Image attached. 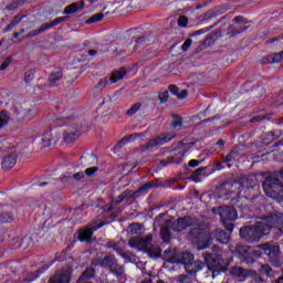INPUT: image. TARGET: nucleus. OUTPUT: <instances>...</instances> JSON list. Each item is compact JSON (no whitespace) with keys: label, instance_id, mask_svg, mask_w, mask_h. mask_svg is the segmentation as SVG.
<instances>
[{"label":"nucleus","instance_id":"obj_1","mask_svg":"<svg viewBox=\"0 0 283 283\" xmlns=\"http://www.w3.org/2000/svg\"><path fill=\"white\" fill-rule=\"evenodd\" d=\"M188 227H195L189 231V235L195 240L197 248L201 251L209 249V245L213 242V238L207 228H202L198 224V220L191 217H184L175 220L174 222L170 221V229H172V231H185Z\"/></svg>","mask_w":283,"mask_h":283},{"label":"nucleus","instance_id":"obj_2","mask_svg":"<svg viewBox=\"0 0 283 283\" xmlns=\"http://www.w3.org/2000/svg\"><path fill=\"white\" fill-rule=\"evenodd\" d=\"M154 241V235L148 234L146 237H133L128 240L129 247L133 249H138V251H145L148 253L149 258H160L163 251L158 245H151Z\"/></svg>","mask_w":283,"mask_h":283},{"label":"nucleus","instance_id":"obj_3","mask_svg":"<svg viewBox=\"0 0 283 283\" xmlns=\"http://www.w3.org/2000/svg\"><path fill=\"white\" fill-rule=\"evenodd\" d=\"M268 233L269 226L263 221L240 229V237L242 240H245V242H260V238H262V235H268Z\"/></svg>","mask_w":283,"mask_h":283},{"label":"nucleus","instance_id":"obj_4","mask_svg":"<svg viewBox=\"0 0 283 283\" xmlns=\"http://www.w3.org/2000/svg\"><path fill=\"white\" fill-rule=\"evenodd\" d=\"M263 191L268 198H272L277 202H283V186L282 181L275 175L266 176L263 181Z\"/></svg>","mask_w":283,"mask_h":283},{"label":"nucleus","instance_id":"obj_5","mask_svg":"<svg viewBox=\"0 0 283 283\" xmlns=\"http://www.w3.org/2000/svg\"><path fill=\"white\" fill-rule=\"evenodd\" d=\"M205 262L207 266V277H218L219 273L227 271L222 255L205 254Z\"/></svg>","mask_w":283,"mask_h":283},{"label":"nucleus","instance_id":"obj_6","mask_svg":"<svg viewBox=\"0 0 283 283\" xmlns=\"http://www.w3.org/2000/svg\"><path fill=\"white\" fill-rule=\"evenodd\" d=\"M214 216H220L221 222L230 233L233 231V222L238 220V211L233 207H217L211 209Z\"/></svg>","mask_w":283,"mask_h":283},{"label":"nucleus","instance_id":"obj_7","mask_svg":"<svg viewBox=\"0 0 283 283\" xmlns=\"http://www.w3.org/2000/svg\"><path fill=\"white\" fill-rule=\"evenodd\" d=\"M235 187H239V189H243V191H249V189H260V186H258V179L255 177H249L242 179L241 184L226 181L219 187V191L221 193H224V191L233 193V191H235Z\"/></svg>","mask_w":283,"mask_h":283},{"label":"nucleus","instance_id":"obj_8","mask_svg":"<svg viewBox=\"0 0 283 283\" xmlns=\"http://www.w3.org/2000/svg\"><path fill=\"white\" fill-rule=\"evenodd\" d=\"M92 266H108L111 273H114L116 277H125V266L118 264L114 256L106 255L104 259H95L92 262Z\"/></svg>","mask_w":283,"mask_h":283},{"label":"nucleus","instance_id":"obj_9","mask_svg":"<svg viewBox=\"0 0 283 283\" xmlns=\"http://www.w3.org/2000/svg\"><path fill=\"white\" fill-rule=\"evenodd\" d=\"M164 255L167 262H170V264L177 262V264H185V268L189 266V264H191L193 261V254L189 252L179 253L177 250H166Z\"/></svg>","mask_w":283,"mask_h":283},{"label":"nucleus","instance_id":"obj_10","mask_svg":"<svg viewBox=\"0 0 283 283\" xmlns=\"http://www.w3.org/2000/svg\"><path fill=\"white\" fill-rule=\"evenodd\" d=\"M258 249H261L269 255L270 262L275 264V266H282V259H280V245L277 243L266 242L258 245Z\"/></svg>","mask_w":283,"mask_h":283},{"label":"nucleus","instance_id":"obj_11","mask_svg":"<svg viewBox=\"0 0 283 283\" xmlns=\"http://www.w3.org/2000/svg\"><path fill=\"white\" fill-rule=\"evenodd\" d=\"M174 138H176V134L174 133H164L160 134L158 136H156L155 138L148 140V143L146 145H144L142 147V149H154V147H160V145H166V143H171V140H174Z\"/></svg>","mask_w":283,"mask_h":283},{"label":"nucleus","instance_id":"obj_12","mask_svg":"<svg viewBox=\"0 0 283 283\" xmlns=\"http://www.w3.org/2000/svg\"><path fill=\"white\" fill-rule=\"evenodd\" d=\"M262 222H265V227H269V231L275 227V229H283V212L275 211L272 214L262 218Z\"/></svg>","mask_w":283,"mask_h":283},{"label":"nucleus","instance_id":"obj_13","mask_svg":"<svg viewBox=\"0 0 283 283\" xmlns=\"http://www.w3.org/2000/svg\"><path fill=\"white\" fill-rule=\"evenodd\" d=\"M72 279V266L66 265L61 270H57L53 277L50 279L49 283H70Z\"/></svg>","mask_w":283,"mask_h":283},{"label":"nucleus","instance_id":"obj_14","mask_svg":"<svg viewBox=\"0 0 283 283\" xmlns=\"http://www.w3.org/2000/svg\"><path fill=\"white\" fill-rule=\"evenodd\" d=\"M63 21H67V17L55 18L53 21L49 23L42 24L39 29L29 32L28 36H36V34H42L45 30H50V28H54V25H59V23H63Z\"/></svg>","mask_w":283,"mask_h":283},{"label":"nucleus","instance_id":"obj_15","mask_svg":"<svg viewBox=\"0 0 283 283\" xmlns=\"http://www.w3.org/2000/svg\"><path fill=\"white\" fill-rule=\"evenodd\" d=\"M249 249L250 248L247 245H238L235 252L238 253L241 262H244L245 264H253L254 260L253 256H251V253H249Z\"/></svg>","mask_w":283,"mask_h":283},{"label":"nucleus","instance_id":"obj_16","mask_svg":"<svg viewBox=\"0 0 283 283\" xmlns=\"http://www.w3.org/2000/svg\"><path fill=\"white\" fill-rule=\"evenodd\" d=\"M229 273L230 275H232V277H238L239 280H247L249 275H253V271L247 270L241 266H232Z\"/></svg>","mask_w":283,"mask_h":283},{"label":"nucleus","instance_id":"obj_17","mask_svg":"<svg viewBox=\"0 0 283 283\" xmlns=\"http://www.w3.org/2000/svg\"><path fill=\"white\" fill-rule=\"evenodd\" d=\"M85 8V1L81 0L78 2L71 3L64 9V14H74V12H78V10H83Z\"/></svg>","mask_w":283,"mask_h":283},{"label":"nucleus","instance_id":"obj_18","mask_svg":"<svg viewBox=\"0 0 283 283\" xmlns=\"http://www.w3.org/2000/svg\"><path fill=\"white\" fill-rule=\"evenodd\" d=\"M214 238L217 242H220L221 244H229V241L231 240V234L224 232V230L217 229L214 231Z\"/></svg>","mask_w":283,"mask_h":283},{"label":"nucleus","instance_id":"obj_19","mask_svg":"<svg viewBox=\"0 0 283 283\" xmlns=\"http://www.w3.org/2000/svg\"><path fill=\"white\" fill-rule=\"evenodd\" d=\"M64 142L65 143H74V140H78V138H81V132L75 129V130H72V129H69V130H65L64 134Z\"/></svg>","mask_w":283,"mask_h":283},{"label":"nucleus","instance_id":"obj_20","mask_svg":"<svg viewBox=\"0 0 283 283\" xmlns=\"http://www.w3.org/2000/svg\"><path fill=\"white\" fill-rule=\"evenodd\" d=\"M238 195L243 196V198H247V200L253 201L255 198H258V196H260V189H249L248 191L244 189H239Z\"/></svg>","mask_w":283,"mask_h":283},{"label":"nucleus","instance_id":"obj_21","mask_svg":"<svg viewBox=\"0 0 283 283\" xmlns=\"http://www.w3.org/2000/svg\"><path fill=\"white\" fill-rule=\"evenodd\" d=\"M169 227H171V220H167L166 224L160 228V235L164 242H169L171 240V231H169Z\"/></svg>","mask_w":283,"mask_h":283},{"label":"nucleus","instance_id":"obj_22","mask_svg":"<svg viewBox=\"0 0 283 283\" xmlns=\"http://www.w3.org/2000/svg\"><path fill=\"white\" fill-rule=\"evenodd\" d=\"M202 266H205V263H202L201 261H192L185 268V270L190 275H193V273H198V271H201Z\"/></svg>","mask_w":283,"mask_h":283},{"label":"nucleus","instance_id":"obj_23","mask_svg":"<svg viewBox=\"0 0 283 283\" xmlns=\"http://www.w3.org/2000/svg\"><path fill=\"white\" fill-rule=\"evenodd\" d=\"M169 92H171V94H174V96H177V98H179V101H182V98H187V96H189V91L187 90H181L178 88V86L176 85H170L169 86Z\"/></svg>","mask_w":283,"mask_h":283},{"label":"nucleus","instance_id":"obj_24","mask_svg":"<svg viewBox=\"0 0 283 283\" xmlns=\"http://www.w3.org/2000/svg\"><path fill=\"white\" fill-rule=\"evenodd\" d=\"M17 165V155H8L2 160V169H12Z\"/></svg>","mask_w":283,"mask_h":283},{"label":"nucleus","instance_id":"obj_25","mask_svg":"<svg viewBox=\"0 0 283 283\" xmlns=\"http://www.w3.org/2000/svg\"><path fill=\"white\" fill-rule=\"evenodd\" d=\"M127 76V70L119 69L117 71H113L111 74V83H118V81L123 80V77Z\"/></svg>","mask_w":283,"mask_h":283},{"label":"nucleus","instance_id":"obj_26","mask_svg":"<svg viewBox=\"0 0 283 283\" xmlns=\"http://www.w3.org/2000/svg\"><path fill=\"white\" fill-rule=\"evenodd\" d=\"M151 187H154V184L148 182L144 186H142L139 189H137L136 191H132L130 190V196L133 200H136V198H140V196H143V193H145L148 189H151Z\"/></svg>","mask_w":283,"mask_h":283},{"label":"nucleus","instance_id":"obj_27","mask_svg":"<svg viewBox=\"0 0 283 283\" xmlns=\"http://www.w3.org/2000/svg\"><path fill=\"white\" fill-rule=\"evenodd\" d=\"M54 137L52 136V132H46L42 136V145L43 147H52L54 145Z\"/></svg>","mask_w":283,"mask_h":283},{"label":"nucleus","instance_id":"obj_28","mask_svg":"<svg viewBox=\"0 0 283 283\" xmlns=\"http://www.w3.org/2000/svg\"><path fill=\"white\" fill-rule=\"evenodd\" d=\"M92 235H94V232L88 228L80 232L78 240H81V242H90V240H92Z\"/></svg>","mask_w":283,"mask_h":283},{"label":"nucleus","instance_id":"obj_29","mask_svg":"<svg viewBox=\"0 0 283 283\" xmlns=\"http://www.w3.org/2000/svg\"><path fill=\"white\" fill-rule=\"evenodd\" d=\"M61 78H63V71L61 69L51 73L49 76V81L52 85H56V81H61Z\"/></svg>","mask_w":283,"mask_h":283},{"label":"nucleus","instance_id":"obj_30","mask_svg":"<svg viewBox=\"0 0 283 283\" xmlns=\"http://www.w3.org/2000/svg\"><path fill=\"white\" fill-rule=\"evenodd\" d=\"M259 273L261 275H265L266 277H271V275H273V268H271L269 264H261Z\"/></svg>","mask_w":283,"mask_h":283},{"label":"nucleus","instance_id":"obj_31","mask_svg":"<svg viewBox=\"0 0 283 283\" xmlns=\"http://www.w3.org/2000/svg\"><path fill=\"white\" fill-rule=\"evenodd\" d=\"M222 36V31H214L210 33V35L203 41V45H211V41H216V39H220Z\"/></svg>","mask_w":283,"mask_h":283},{"label":"nucleus","instance_id":"obj_32","mask_svg":"<svg viewBox=\"0 0 283 283\" xmlns=\"http://www.w3.org/2000/svg\"><path fill=\"white\" fill-rule=\"evenodd\" d=\"M123 244H125V241H118L117 243L114 241H109L106 243L107 249H114L116 253H120V250L123 249Z\"/></svg>","mask_w":283,"mask_h":283},{"label":"nucleus","instance_id":"obj_33","mask_svg":"<svg viewBox=\"0 0 283 283\" xmlns=\"http://www.w3.org/2000/svg\"><path fill=\"white\" fill-rule=\"evenodd\" d=\"M283 51L266 57V63H282Z\"/></svg>","mask_w":283,"mask_h":283},{"label":"nucleus","instance_id":"obj_34","mask_svg":"<svg viewBox=\"0 0 283 283\" xmlns=\"http://www.w3.org/2000/svg\"><path fill=\"white\" fill-rule=\"evenodd\" d=\"M137 136H138V134L128 135V136L124 137L122 140H119L115 145V149H123V147H125V145L128 143V140H132V138H137Z\"/></svg>","mask_w":283,"mask_h":283},{"label":"nucleus","instance_id":"obj_35","mask_svg":"<svg viewBox=\"0 0 283 283\" xmlns=\"http://www.w3.org/2000/svg\"><path fill=\"white\" fill-rule=\"evenodd\" d=\"M23 3H25V0H13L11 3L7 6V10H9V12H12V10H17V8H21Z\"/></svg>","mask_w":283,"mask_h":283},{"label":"nucleus","instance_id":"obj_36","mask_svg":"<svg viewBox=\"0 0 283 283\" xmlns=\"http://www.w3.org/2000/svg\"><path fill=\"white\" fill-rule=\"evenodd\" d=\"M107 85H112V80L111 77H103L102 80H99V82L95 85L96 90H105V87H107Z\"/></svg>","mask_w":283,"mask_h":283},{"label":"nucleus","instance_id":"obj_37","mask_svg":"<svg viewBox=\"0 0 283 283\" xmlns=\"http://www.w3.org/2000/svg\"><path fill=\"white\" fill-rule=\"evenodd\" d=\"M142 230H143V226L140 223H133L129 226V231L132 235H140Z\"/></svg>","mask_w":283,"mask_h":283},{"label":"nucleus","instance_id":"obj_38","mask_svg":"<svg viewBox=\"0 0 283 283\" xmlns=\"http://www.w3.org/2000/svg\"><path fill=\"white\" fill-rule=\"evenodd\" d=\"M94 277V269H86L82 275L80 276V280H92Z\"/></svg>","mask_w":283,"mask_h":283},{"label":"nucleus","instance_id":"obj_39","mask_svg":"<svg viewBox=\"0 0 283 283\" xmlns=\"http://www.w3.org/2000/svg\"><path fill=\"white\" fill-rule=\"evenodd\" d=\"M14 220V216L11 212H2L0 214V222H12Z\"/></svg>","mask_w":283,"mask_h":283},{"label":"nucleus","instance_id":"obj_40","mask_svg":"<svg viewBox=\"0 0 283 283\" xmlns=\"http://www.w3.org/2000/svg\"><path fill=\"white\" fill-rule=\"evenodd\" d=\"M140 107H143V104L140 102L135 103L128 111H126V115L134 116V114H136V112H138Z\"/></svg>","mask_w":283,"mask_h":283},{"label":"nucleus","instance_id":"obj_41","mask_svg":"<svg viewBox=\"0 0 283 283\" xmlns=\"http://www.w3.org/2000/svg\"><path fill=\"white\" fill-rule=\"evenodd\" d=\"M118 255H120V258H123L127 262H132V260H134L135 258V255L132 252H125L124 249H122L120 252H118Z\"/></svg>","mask_w":283,"mask_h":283},{"label":"nucleus","instance_id":"obj_42","mask_svg":"<svg viewBox=\"0 0 283 283\" xmlns=\"http://www.w3.org/2000/svg\"><path fill=\"white\" fill-rule=\"evenodd\" d=\"M223 158V163H233L238 158V151L231 150L229 155Z\"/></svg>","mask_w":283,"mask_h":283},{"label":"nucleus","instance_id":"obj_43","mask_svg":"<svg viewBox=\"0 0 283 283\" xmlns=\"http://www.w3.org/2000/svg\"><path fill=\"white\" fill-rule=\"evenodd\" d=\"M59 180L62 182V185H74L72 181V174L63 175L59 178Z\"/></svg>","mask_w":283,"mask_h":283},{"label":"nucleus","instance_id":"obj_44","mask_svg":"<svg viewBox=\"0 0 283 283\" xmlns=\"http://www.w3.org/2000/svg\"><path fill=\"white\" fill-rule=\"evenodd\" d=\"M34 74H36V71L34 70L27 71L24 74L25 83H32V81H34Z\"/></svg>","mask_w":283,"mask_h":283},{"label":"nucleus","instance_id":"obj_45","mask_svg":"<svg viewBox=\"0 0 283 283\" xmlns=\"http://www.w3.org/2000/svg\"><path fill=\"white\" fill-rule=\"evenodd\" d=\"M124 200L125 199L123 197V193H120L117 199L112 200L111 207L108 208V211H112V209H116V206L120 205V202H123Z\"/></svg>","mask_w":283,"mask_h":283},{"label":"nucleus","instance_id":"obj_46","mask_svg":"<svg viewBox=\"0 0 283 283\" xmlns=\"http://www.w3.org/2000/svg\"><path fill=\"white\" fill-rule=\"evenodd\" d=\"M242 32H247V27H244L242 30H237L233 25L229 27L230 36H235V34H241Z\"/></svg>","mask_w":283,"mask_h":283},{"label":"nucleus","instance_id":"obj_47","mask_svg":"<svg viewBox=\"0 0 283 283\" xmlns=\"http://www.w3.org/2000/svg\"><path fill=\"white\" fill-rule=\"evenodd\" d=\"M171 126L174 127V129H176V127H181L182 118H180V116H178V115H174Z\"/></svg>","mask_w":283,"mask_h":283},{"label":"nucleus","instance_id":"obj_48","mask_svg":"<svg viewBox=\"0 0 283 283\" xmlns=\"http://www.w3.org/2000/svg\"><path fill=\"white\" fill-rule=\"evenodd\" d=\"M177 23L179 28H187V24L189 23V18H187V15H180L177 20Z\"/></svg>","mask_w":283,"mask_h":283},{"label":"nucleus","instance_id":"obj_49","mask_svg":"<svg viewBox=\"0 0 283 283\" xmlns=\"http://www.w3.org/2000/svg\"><path fill=\"white\" fill-rule=\"evenodd\" d=\"M105 15L103 14V13H96V14H94L91 19H88L87 21H86V23H96V22H98V21H103V18H104Z\"/></svg>","mask_w":283,"mask_h":283},{"label":"nucleus","instance_id":"obj_50","mask_svg":"<svg viewBox=\"0 0 283 283\" xmlns=\"http://www.w3.org/2000/svg\"><path fill=\"white\" fill-rule=\"evenodd\" d=\"M71 178H72V181L74 185V182H81V180H83V178H85V174L76 172V174L71 175Z\"/></svg>","mask_w":283,"mask_h":283},{"label":"nucleus","instance_id":"obj_51","mask_svg":"<svg viewBox=\"0 0 283 283\" xmlns=\"http://www.w3.org/2000/svg\"><path fill=\"white\" fill-rule=\"evenodd\" d=\"M10 63H12V57H6L2 64L0 65V72L8 70V67L10 66Z\"/></svg>","mask_w":283,"mask_h":283},{"label":"nucleus","instance_id":"obj_52","mask_svg":"<svg viewBox=\"0 0 283 283\" xmlns=\"http://www.w3.org/2000/svg\"><path fill=\"white\" fill-rule=\"evenodd\" d=\"M206 255H222V249L218 245H212V252L206 253Z\"/></svg>","mask_w":283,"mask_h":283},{"label":"nucleus","instance_id":"obj_53","mask_svg":"<svg viewBox=\"0 0 283 283\" xmlns=\"http://www.w3.org/2000/svg\"><path fill=\"white\" fill-rule=\"evenodd\" d=\"M8 123V115L6 112H0V127H3Z\"/></svg>","mask_w":283,"mask_h":283},{"label":"nucleus","instance_id":"obj_54","mask_svg":"<svg viewBox=\"0 0 283 283\" xmlns=\"http://www.w3.org/2000/svg\"><path fill=\"white\" fill-rule=\"evenodd\" d=\"M160 103H167L169 101V92H164L159 94Z\"/></svg>","mask_w":283,"mask_h":283},{"label":"nucleus","instance_id":"obj_55","mask_svg":"<svg viewBox=\"0 0 283 283\" xmlns=\"http://www.w3.org/2000/svg\"><path fill=\"white\" fill-rule=\"evenodd\" d=\"M96 171H98V167H91V168H87L84 174L86 176H94V174H96Z\"/></svg>","mask_w":283,"mask_h":283},{"label":"nucleus","instance_id":"obj_56","mask_svg":"<svg viewBox=\"0 0 283 283\" xmlns=\"http://www.w3.org/2000/svg\"><path fill=\"white\" fill-rule=\"evenodd\" d=\"M205 167H199L195 172L191 175V178L196 179L198 176H202V171H205Z\"/></svg>","mask_w":283,"mask_h":283},{"label":"nucleus","instance_id":"obj_57","mask_svg":"<svg viewBox=\"0 0 283 283\" xmlns=\"http://www.w3.org/2000/svg\"><path fill=\"white\" fill-rule=\"evenodd\" d=\"M189 48H191V39H188L185 41V43L181 45V50H182V52H187V50H189Z\"/></svg>","mask_w":283,"mask_h":283},{"label":"nucleus","instance_id":"obj_58","mask_svg":"<svg viewBox=\"0 0 283 283\" xmlns=\"http://www.w3.org/2000/svg\"><path fill=\"white\" fill-rule=\"evenodd\" d=\"M189 280V276L186 275V274H180L178 277H177V282L179 283H187Z\"/></svg>","mask_w":283,"mask_h":283},{"label":"nucleus","instance_id":"obj_59","mask_svg":"<svg viewBox=\"0 0 283 283\" xmlns=\"http://www.w3.org/2000/svg\"><path fill=\"white\" fill-rule=\"evenodd\" d=\"M264 120V115H256L250 119V123H260Z\"/></svg>","mask_w":283,"mask_h":283},{"label":"nucleus","instance_id":"obj_60","mask_svg":"<svg viewBox=\"0 0 283 283\" xmlns=\"http://www.w3.org/2000/svg\"><path fill=\"white\" fill-rule=\"evenodd\" d=\"M21 21H23V15H15L14 19L11 21V23H13V25H19V23H21Z\"/></svg>","mask_w":283,"mask_h":283},{"label":"nucleus","instance_id":"obj_61","mask_svg":"<svg viewBox=\"0 0 283 283\" xmlns=\"http://www.w3.org/2000/svg\"><path fill=\"white\" fill-rule=\"evenodd\" d=\"M122 196L124 197V200H132V190H125L122 192Z\"/></svg>","mask_w":283,"mask_h":283},{"label":"nucleus","instance_id":"obj_62","mask_svg":"<svg viewBox=\"0 0 283 283\" xmlns=\"http://www.w3.org/2000/svg\"><path fill=\"white\" fill-rule=\"evenodd\" d=\"M234 23H247V21H244V18L242 15H238L233 19Z\"/></svg>","mask_w":283,"mask_h":283},{"label":"nucleus","instance_id":"obj_63","mask_svg":"<svg viewBox=\"0 0 283 283\" xmlns=\"http://www.w3.org/2000/svg\"><path fill=\"white\" fill-rule=\"evenodd\" d=\"M212 17H213V12L207 11L203 18H201V21H207V19H211Z\"/></svg>","mask_w":283,"mask_h":283},{"label":"nucleus","instance_id":"obj_64","mask_svg":"<svg viewBox=\"0 0 283 283\" xmlns=\"http://www.w3.org/2000/svg\"><path fill=\"white\" fill-rule=\"evenodd\" d=\"M198 165H200V160L192 159L188 163L190 167H198Z\"/></svg>","mask_w":283,"mask_h":283}]
</instances>
